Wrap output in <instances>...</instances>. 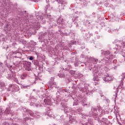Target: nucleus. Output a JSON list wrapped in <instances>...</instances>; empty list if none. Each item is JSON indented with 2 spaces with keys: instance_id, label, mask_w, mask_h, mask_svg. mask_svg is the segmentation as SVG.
Wrapping results in <instances>:
<instances>
[{
  "instance_id": "1",
  "label": "nucleus",
  "mask_w": 125,
  "mask_h": 125,
  "mask_svg": "<svg viewBox=\"0 0 125 125\" xmlns=\"http://www.w3.org/2000/svg\"><path fill=\"white\" fill-rule=\"evenodd\" d=\"M44 102L45 104H47V105H51V99H45L44 100Z\"/></svg>"
},
{
  "instance_id": "2",
  "label": "nucleus",
  "mask_w": 125,
  "mask_h": 125,
  "mask_svg": "<svg viewBox=\"0 0 125 125\" xmlns=\"http://www.w3.org/2000/svg\"><path fill=\"white\" fill-rule=\"evenodd\" d=\"M26 77H27V75L25 74H23L21 76V80H24V79H26Z\"/></svg>"
},
{
  "instance_id": "6",
  "label": "nucleus",
  "mask_w": 125,
  "mask_h": 125,
  "mask_svg": "<svg viewBox=\"0 0 125 125\" xmlns=\"http://www.w3.org/2000/svg\"><path fill=\"white\" fill-rule=\"evenodd\" d=\"M94 82H99V79L98 78H95V79H94Z\"/></svg>"
},
{
  "instance_id": "9",
  "label": "nucleus",
  "mask_w": 125,
  "mask_h": 125,
  "mask_svg": "<svg viewBox=\"0 0 125 125\" xmlns=\"http://www.w3.org/2000/svg\"><path fill=\"white\" fill-rule=\"evenodd\" d=\"M95 85H96V83H95Z\"/></svg>"
},
{
  "instance_id": "5",
  "label": "nucleus",
  "mask_w": 125,
  "mask_h": 125,
  "mask_svg": "<svg viewBox=\"0 0 125 125\" xmlns=\"http://www.w3.org/2000/svg\"><path fill=\"white\" fill-rule=\"evenodd\" d=\"M59 3H61V4H62L63 2H64L63 0H58Z\"/></svg>"
},
{
  "instance_id": "4",
  "label": "nucleus",
  "mask_w": 125,
  "mask_h": 125,
  "mask_svg": "<svg viewBox=\"0 0 125 125\" xmlns=\"http://www.w3.org/2000/svg\"><path fill=\"white\" fill-rule=\"evenodd\" d=\"M104 53L105 56H107V55H109L110 54V52L109 51H104Z\"/></svg>"
},
{
  "instance_id": "7",
  "label": "nucleus",
  "mask_w": 125,
  "mask_h": 125,
  "mask_svg": "<svg viewBox=\"0 0 125 125\" xmlns=\"http://www.w3.org/2000/svg\"><path fill=\"white\" fill-rule=\"evenodd\" d=\"M34 60V58H33V57H30L29 58V60Z\"/></svg>"
},
{
  "instance_id": "8",
  "label": "nucleus",
  "mask_w": 125,
  "mask_h": 125,
  "mask_svg": "<svg viewBox=\"0 0 125 125\" xmlns=\"http://www.w3.org/2000/svg\"><path fill=\"white\" fill-rule=\"evenodd\" d=\"M97 84H99V83H97Z\"/></svg>"
},
{
  "instance_id": "10",
  "label": "nucleus",
  "mask_w": 125,
  "mask_h": 125,
  "mask_svg": "<svg viewBox=\"0 0 125 125\" xmlns=\"http://www.w3.org/2000/svg\"><path fill=\"white\" fill-rule=\"evenodd\" d=\"M24 12H26V11H25Z\"/></svg>"
},
{
  "instance_id": "3",
  "label": "nucleus",
  "mask_w": 125,
  "mask_h": 125,
  "mask_svg": "<svg viewBox=\"0 0 125 125\" xmlns=\"http://www.w3.org/2000/svg\"><path fill=\"white\" fill-rule=\"evenodd\" d=\"M111 78L109 76H107L105 78V80L106 82H109V81H111Z\"/></svg>"
}]
</instances>
